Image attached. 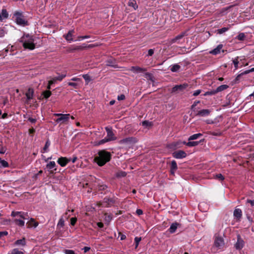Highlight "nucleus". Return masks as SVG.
Wrapping results in <instances>:
<instances>
[{
	"mask_svg": "<svg viewBox=\"0 0 254 254\" xmlns=\"http://www.w3.org/2000/svg\"><path fill=\"white\" fill-rule=\"evenodd\" d=\"M112 155L110 152L102 150L98 152V154L94 158L95 161L99 166H103L106 163L110 161Z\"/></svg>",
	"mask_w": 254,
	"mask_h": 254,
	"instance_id": "f257e3e1",
	"label": "nucleus"
},
{
	"mask_svg": "<svg viewBox=\"0 0 254 254\" xmlns=\"http://www.w3.org/2000/svg\"><path fill=\"white\" fill-rule=\"evenodd\" d=\"M34 41L33 37L29 34H24L19 40V42L22 43L24 48L30 50H34L35 48Z\"/></svg>",
	"mask_w": 254,
	"mask_h": 254,
	"instance_id": "f03ea898",
	"label": "nucleus"
},
{
	"mask_svg": "<svg viewBox=\"0 0 254 254\" xmlns=\"http://www.w3.org/2000/svg\"><path fill=\"white\" fill-rule=\"evenodd\" d=\"M12 19L18 25L24 27L29 25L26 16L21 11H15L13 14Z\"/></svg>",
	"mask_w": 254,
	"mask_h": 254,
	"instance_id": "7ed1b4c3",
	"label": "nucleus"
},
{
	"mask_svg": "<svg viewBox=\"0 0 254 254\" xmlns=\"http://www.w3.org/2000/svg\"><path fill=\"white\" fill-rule=\"evenodd\" d=\"M106 131L107 132V136L106 138L108 139V141H113L117 139L113 131V129L111 127H106Z\"/></svg>",
	"mask_w": 254,
	"mask_h": 254,
	"instance_id": "20e7f679",
	"label": "nucleus"
},
{
	"mask_svg": "<svg viewBox=\"0 0 254 254\" xmlns=\"http://www.w3.org/2000/svg\"><path fill=\"white\" fill-rule=\"evenodd\" d=\"M188 86V84L187 83L176 85L173 87L172 89V93H178L181 91H183Z\"/></svg>",
	"mask_w": 254,
	"mask_h": 254,
	"instance_id": "39448f33",
	"label": "nucleus"
},
{
	"mask_svg": "<svg viewBox=\"0 0 254 254\" xmlns=\"http://www.w3.org/2000/svg\"><path fill=\"white\" fill-rule=\"evenodd\" d=\"M116 202V198L112 197L110 198L109 197H105L103 199V203L104 205L106 207H109L113 205Z\"/></svg>",
	"mask_w": 254,
	"mask_h": 254,
	"instance_id": "423d86ee",
	"label": "nucleus"
},
{
	"mask_svg": "<svg viewBox=\"0 0 254 254\" xmlns=\"http://www.w3.org/2000/svg\"><path fill=\"white\" fill-rule=\"evenodd\" d=\"M136 142L137 140L135 137H129L121 139L119 142L120 144H130L135 143Z\"/></svg>",
	"mask_w": 254,
	"mask_h": 254,
	"instance_id": "0eeeda50",
	"label": "nucleus"
},
{
	"mask_svg": "<svg viewBox=\"0 0 254 254\" xmlns=\"http://www.w3.org/2000/svg\"><path fill=\"white\" fill-rule=\"evenodd\" d=\"M172 156L176 159H182L187 156V153L183 150H178L173 153Z\"/></svg>",
	"mask_w": 254,
	"mask_h": 254,
	"instance_id": "6e6552de",
	"label": "nucleus"
},
{
	"mask_svg": "<svg viewBox=\"0 0 254 254\" xmlns=\"http://www.w3.org/2000/svg\"><path fill=\"white\" fill-rule=\"evenodd\" d=\"M244 246V241L241 238V236L238 235L237 236V241L235 245V247L236 250H241Z\"/></svg>",
	"mask_w": 254,
	"mask_h": 254,
	"instance_id": "1a4fd4ad",
	"label": "nucleus"
},
{
	"mask_svg": "<svg viewBox=\"0 0 254 254\" xmlns=\"http://www.w3.org/2000/svg\"><path fill=\"white\" fill-rule=\"evenodd\" d=\"M214 245L218 249H222L224 245L223 239L221 237H217L215 240Z\"/></svg>",
	"mask_w": 254,
	"mask_h": 254,
	"instance_id": "9d476101",
	"label": "nucleus"
},
{
	"mask_svg": "<svg viewBox=\"0 0 254 254\" xmlns=\"http://www.w3.org/2000/svg\"><path fill=\"white\" fill-rule=\"evenodd\" d=\"M70 161V159H68L66 157H60L58 161H57V162L62 167H64L65 166L67 163L68 162H69Z\"/></svg>",
	"mask_w": 254,
	"mask_h": 254,
	"instance_id": "9b49d317",
	"label": "nucleus"
},
{
	"mask_svg": "<svg viewBox=\"0 0 254 254\" xmlns=\"http://www.w3.org/2000/svg\"><path fill=\"white\" fill-rule=\"evenodd\" d=\"M70 117V114H63L61 117L58 118L56 122L58 123H64L67 122L69 119V117Z\"/></svg>",
	"mask_w": 254,
	"mask_h": 254,
	"instance_id": "f8f14e48",
	"label": "nucleus"
},
{
	"mask_svg": "<svg viewBox=\"0 0 254 254\" xmlns=\"http://www.w3.org/2000/svg\"><path fill=\"white\" fill-rule=\"evenodd\" d=\"M187 35V32H184L181 33L180 34L177 35L174 38L172 39L171 40V43H179V41L182 39L184 36Z\"/></svg>",
	"mask_w": 254,
	"mask_h": 254,
	"instance_id": "ddd939ff",
	"label": "nucleus"
},
{
	"mask_svg": "<svg viewBox=\"0 0 254 254\" xmlns=\"http://www.w3.org/2000/svg\"><path fill=\"white\" fill-rule=\"evenodd\" d=\"M180 224L178 222H175L171 224L170 228L168 229V231L171 233L173 234L175 232L178 227L180 226Z\"/></svg>",
	"mask_w": 254,
	"mask_h": 254,
	"instance_id": "4468645a",
	"label": "nucleus"
},
{
	"mask_svg": "<svg viewBox=\"0 0 254 254\" xmlns=\"http://www.w3.org/2000/svg\"><path fill=\"white\" fill-rule=\"evenodd\" d=\"M234 216L238 220H240L242 216V211L240 208H236L234 211Z\"/></svg>",
	"mask_w": 254,
	"mask_h": 254,
	"instance_id": "2eb2a0df",
	"label": "nucleus"
},
{
	"mask_svg": "<svg viewBox=\"0 0 254 254\" xmlns=\"http://www.w3.org/2000/svg\"><path fill=\"white\" fill-rule=\"evenodd\" d=\"M74 32V30H69L68 33L64 36V38L69 43L73 41L72 39L73 33Z\"/></svg>",
	"mask_w": 254,
	"mask_h": 254,
	"instance_id": "dca6fc26",
	"label": "nucleus"
},
{
	"mask_svg": "<svg viewBox=\"0 0 254 254\" xmlns=\"http://www.w3.org/2000/svg\"><path fill=\"white\" fill-rule=\"evenodd\" d=\"M178 166L176 161L173 160L171 163L170 173L172 175H174L175 171L177 170Z\"/></svg>",
	"mask_w": 254,
	"mask_h": 254,
	"instance_id": "f3484780",
	"label": "nucleus"
},
{
	"mask_svg": "<svg viewBox=\"0 0 254 254\" xmlns=\"http://www.w3.org/2000/svg\"><path fill=\"white\" fill-rule=\"evenodd\" d=\"M222 47H223V45L219 44L217 46V47L216 48H215L213 50L210 51L209 53L212 55H216L220 53Z\"/></svg>",
	"mask_w": 254,
	"mask_h": 254,
	"instance_id": "a211bd4d",
	"label": "nucleus"
},
{
	"mask_svg": "<svg viewBox=\"0 0 254 254\" xmlns=\"http://www.w3.org/2000/svg\"><path fill=\"white\" fill-rule=\"evenodd\" d=\"M9 16L8 13L6 9L3 8L1 12L0 13V21L2 22L3 19L8 18Z\"/></svg>",
	"mask_w": 254,
	"mask_h": 254,
	"instance_id": "6ab92c4d",
	"label": "nucleus"
},
{
	"mask_svg": "<svg viewBox=\"0 0 254 254\" xmlns=\"http://www.w3.org/2000/svg\"><path fill=\"white\" fill-rule=\"evenodd\" d=\"M203 140H204V139L200 140L199 141H191V140H190L188 142L184 141V144H186L187 146H188L189 147L195 146L198 145L200 142H201V141H203Z\"/></svg>",
	"mask_w": 254,
	"mask_h": 254,
	"instance_id": "aec40b11",
	"label": "nucleus"
},
{
	"mask_svg": "<svg viewBox=\"0 0 254 254\" xmlns=\"http://www.w3.org/2000/svg\"><path fill=\"white\" fill-rule=\"evenodd\" d=\"M130 70L135 72V73H139V72H143L144 71H146L147 70L146 68H141L139 66H131Z\"/></svg>",
	"mask_w": 254,
	"mask_h": 254,
	"instance_id": "412c9836",
	"label": "nucleus"
},
{
	"mask_svg": "<svg viewBox=\"0 0 254 254\" xmlns=\"http://www.w3.org/2000/svg\"><path fill=\"white\" fill-rule=\"evenodd\" d=\"M210 114V111L208 109H203L198 112L196 115L199 117L207 116Z\"/></svg>",
	"mask_w": 254,
	"mask_h": 254,
	"instance_id": "4be33fe9",
	"label": "nucleus"
},
{
	"mask_svg": "<svg viewBox=\"0 0 254 254\" xmlns=\"http://www.w3.org/2000/svg\"><path fill=\"white\" fill-rule=\"evenodd\" d=\"M33 94H34L33 89L29 88L25 94L27 99L28 100L32 99L33 97Z\"/></svg>",
	"mask_w": 254,
	"mask_h": 254,
	"instance_id": "5701e85b",
	"label": "nucleus"
},
{
	"mask_svg": "<svg viewBox=\"0 0 254 254\" xmlns=\"http://www.w3.org/2000/svg\"><path fill=\"white\" fill-rule=\"evenodd\" d=\"M15 245L24 246L26 245L25 239L23 238L21 239L16 240L14 243Z\"/></svg>",
	"mask_w": 254,
	"mask_h": 254,
	"instance_id": "b1692460",
	"label": "nucleus"
},
{
	"mask_svg": "<svg viewBox=\"0 0 254 254\" xmlns=\"http://www.w3.org/2000/svg\"><path fill=\"white\" fill-rule=\"evenodd\" d=\"M228 87H229V86L227 85L224 84V85H221L218 86L215 90L217 93L218 92L223 91L227 89Z\"/></svg>",
	"mask_w": 254,
	"mask_h": 254,
	"instance_id": "393cba45",
	"label": "nucleus"
},
{
	"mask_svg": "<svg viewBox=\"0 0 254 254\" xmlns=\"http://www.w3.org/2000/svg\"><path fill=\"white\" fill-rule=\"evenodd\" d=\"M50 145H51V142L49 140V139H48L46 141V143L45 144V146L43 147V150L41 151L42 153H45V152H48V148H49V146H50Z\"/></svg>",
	"mask_w": 254,
	"mask_h": 254,
	"instance_id": "a878e982",
	"label": "nucleus"
},
{
	"mask_svg": "<svg viewBox=\"0 0 254 254\" xmlns=\"http://www.w3.org/2000/svg\"><path fill=\"white\" fill-rule=\"evenodd\" d=\"M202 136V134L200 133H198L194 134L193 135H190L189 137L188 140L189 141L195 140V139H196L198 138H199V137H201Z\"/></svg>",
	"mask_w": 254,
	"mask_h": 254,
	"instance_id": "bb28decb",
	"label": "nucleus"
},
{
	"mask_svg": "<svg viewBox=\"0 0 254 254\" xmlns=\"http://www.w3.org/2000/svg\"><path fill=\"white\" fill-rule=\"evenodd\" d=\"M64 226V220L63 217H62L59 220V222L57 224V228L59 229L63 228Z\"/></svg>",
	"mask_w": 254,
	"mask_h": 254,
	"instance_id": "cd10ccee",
	"label": "nucleus"
},
{
	"mask_svg": "<svg viewBox=\"0 0 254 254\" xmlns=\"http://www.w3.org/2000/svg\"><path fill=\"white\" fill-rule=\"evenodd\" d=\"M38 225V223L36 222L34 219L31 218L30 220L28 222V226L29 227H34L36 228Z\"/></svg>",
	"mask_w": 254,
	"mask_h": 254,
	"instance_id": "c85d7f7f",
	"label": "nucleus"
},
{
	"mask_svg": "<svg viewBox=\"0 0 254 254\" xmlns=\"http://www.w3.org/2000/svg\"><path fill=\"white\" fill-rule=\"evenodd\" d=\"M181 68V66L178 64H175L171 66L170 70L172 72H177L180 68Z\"/></svg>",
	"mask_w": 254,
	"mask_h": 254,
	"instance_id": "c756f323",
	"label": "nucleus"
},
{
	"mask_svg": "<svg viewBox=\"0 0 254 254\" xmlns=\"http://www.w3.org/2000/svg\"><path fill=\"white\" fill-rule=\"evenodd\" d=\"M246 36L244 33H239L235 38L239 41H244L246 39Z\"/></svg>",
	"mask_w": 254,
	"mask_h": 254,
	"instance_id": "7c9ffc66",
	"label": "nucleus"
},
{
	"mask_svg": "<svg viewBox=\"0 0 254 254\" xmlns=\"http://www.w3.org/2000/svg\"><path fill=\"white\" fill-rule=\"evenodd\" d=\"M230 26L228 27H223L221 29H217L216 32L218 34H222L227 31L230 29Z\"/></svg>",
	"mask_w": 254,
	"mask_h": 254,
	"instance_id": "2f4dec72",
	"label": "nucleus"
},
{
	"mask_svg": "<svg viewBox=\"0 0 254 254\" xmlns=\"http://www.w3.org/2000/svg\"><path fill=\"white\" fill-rule=\"evenodd\" d=\"M14 222L16 225H18L19 226L22 227L24 226L25 222L22 220L15 219L14 220Z\"/></svg>",
	"mask_w": 254,
	"mask_h": 254,
	"instance_id": "473e14b6",
	"label": "nucleus"
},
{
	"mask_svg": "<svg viewBox=\"0 0 254 254\" xmlns=\"http://www.w3.org/2000/svg\"><path fill=\"white\" fill-rule=\"evenodd\" d=\"M56 165L54 161H50L46 165V168L48 170H51L56 167Z\"/></svg>",
	"mask_w": 254,
	"mask_h": 254,
	"instance_id": "72a5a7b5",
	"label": "nucleus"
},
{
	"mask_svg": "<svg viewBox=\"0 0 254 254\" xmlns=\"http://www.w3.org/2000/svg\"><path fill=\"white\" fill-rule=\"evenodd\" d=\"M128 5L133 7L134 9L137 8L138 6L135 0H130L128 2Z\"/></svg>",
	"mask_w": 254,
	"mask_h": 254,
	"instance_id": "f704fd0d",
	"label": "nucleus"
},
{
	"mask_svg": "<svg viewBox=\"0 0 254 254\" xmlns=\"http://www.w3.org/2000/svg\"><path fill=\"white\" fill-rule=\"evenodd\" d=\"M209 134L214 135V136H220L222 134V132L220 130H217L216 131H210Z\"/></svg>",
	"mask_w": 254,
	"mask_h": 254,
	"instance_id": "c9c22d12",
	"label": "nucleus"
},
{
	"mask_svg": "<svg viewBox=\"0 0 254 254\" xmlns=\"http://www.w3.org/2000/svg\"><path fill=\"white\" fill-rule=\"evenodd\" d=\"M52 93L50 90H46L42 92V95L43 96L45 99H48L51 95Z\"/></svg>",
	"mask_w": 254,
	"mask_h": 254,
	"instance_id": "e433bc0d",
	"label": "nucleus"
},
{
	"mask_svg": "<svg viewBox=\"0 0 254 254\" xmlns=\"http://www.w3.org/2000/svg\"><path fill=\"white\" fill-rule=\"evenodd\" d=\"M9 166L7 162L4 160H0V167L6 168Z\"/></svg>",
	"mask_w": 254,
	"mask_h": 254,
	"instance_id": "4c0bfd02",
	"label": "nucleus"
},
{
	"mask_svg": "<svg viewBox=\"0 0 254 254\" xmlns=\"http://www.w3.org/2000/svg\"><path fill=\"white\" fill-rule=\"evenodd\" d=\"M109 142L108 139L106 138V137L103 139H101L98 141H97L95 143V145H100L103 144H104L106 142Z\"/></svg>",
	"mask_w": 254,
	"mask_h": 254,
	"instance_id": "58836bf2",
	"label": "nucleus"
},
{
	"mask_svg": "<svg viewBox=\"0 0 254 254\" xmlns=\"http://www.w3.org/2000/svg\"><path fill=\"white\" fill-rule=\"evenodd\" d=\"M217 93L216 90H212L211 91H208L206 92L203 95L204 96H208V95H213Z\"/></svg>",
	"mask_w": 254,
	"mask_h": 254,
	"instance_id": "ea45409f",
	"label": "nucleus"
},
{
	"mask_svg": "<svg viewBox=\"0 0 254 254\" xmlns=\"http://www.w3.org/2000/svg\"><path fill=\"white\" fill-rule=\"evenodd\" d=\"M107 65L112 66L114 67H117L116 65L115 64V62L112 60H109L107 61Z\"/></svg>",
	"mask_w": 254,
	"mask_h": 254,
	"instance_id": "a19ab883",
	"label": "nucleus"
},
{
	"mask_svg": "<svg viewBox=\"0 0 254 254\" xmlns=\"http://www.w3.org/2000/svg\"><path fill=\"white\" fill-rule=\"evenodd\" d=\"M214 178L221 181H223L225 179L224 177L221 174H216L214 176Z\"/></svg>",
	"mask_w": 254,
	"mask_h": 254,
	"instance_id": "79ce46f5",
	"label": "nucleus"
},
{
	"mask_svg": "<svg viewBox=\"0 0 254 254\" xmlns=\"http://www.w3.org/2000/svg\"><path fill=\"white\" fill-rule=\"evenodd\" d=\"M141 240V237H135V238H134V242H135V249H136L137 248V247L139 245V243Z\"/></svg>",
	"mask_w": 254,
	"mask_h": 254,
	"instance_id": "37998d69",
	"label": "nucleus"
},
{
	"mask_svg": "<svg viewBox=\"0 0 254 254\" xmlns=\"http://www.w3.org/2000/svg\"><path fill=\"white\" fill-rule=\"evenodd\" d=\"M82 77L85 80L86 84H88L89 82L91 80L90 76L88 74H83L82 75Z\"/></svg>",
	"mask_w": 254,
	"mask_h": 254,
	"instance_id": "c03bdc74",
	"label": "nucleus"
},
{
	"mask_svg": "<svg viewBox=\"0 0 254 254\" xmlns=\"http://www.w3.org/2000/svg\"><path fill=\"white\" fill-rule=\"evenodd\" d=\"M142 125L144 127H151V126H152V123L150 122H149L148 121H144L142 122Z\"/></svg>",
	"mask_w": 254,
	"mask_h": 254,
	"instance_id": "a18cd8bd",
	"label": "nucleus"
},
{
	"mask_svg": "<svg viewBox=\"0 0 254 254\" xmlns=\"http://www.w3.org/2000/svg\"><path fill=\"white\" fill-rule=\"evenodd\" d=\"M2 142H0V154H4L6 152V149L2 146Z\"/></svg>",
	"mask_w": 254,
	"mask_h": 254,
	"instance_id": "49530a36",
	"label": "nucleus"
},
{
	"mask_svg": "<svg viewBox=\"0 0 254 254\" xmlns=\"http://www.w3.org/2000/svg\"><path fill=\"white\" fill-rule=\"evenodd\" d=\"M107 188V186L106 185H98V190L100 191L104 190H106Z\"/></svg>",
	"mask_w": 254,
	"mask_h": 254,
	"instance_id": "de8ad7c7",
	"label": "nucleus"
},
{
	"mask_svg": "<svg viewBox=\"0 0 254 254\" xmlns=\"http://www.w3.org/2000/svg\"><path fill=\"white\" fill-rule=\"evenodd\" d=\"M233 63L234 64V66L235 69H237L238 67V64H239V61H238V57H237L235 59L233 60Z\"/></svg>",
	"mask_w": 254,
	"mask_h": 254,
	"instance_id": "09e8293b",
	"label": "nucleus"
},
{
	"mask_svg": "<svg viewBox=\"0 0 254 254\" xmlns=\"http://www.w3.org/2000/svg\"><path fill=\"white\" fill-rule=\"evenodd\" d=\"M67 84H68V85L72 86L75 89L78 88V84L77 83L69 82Z\"/></svg>",
	"mask_w": 254,
	"mask_h": 254,
	"instance_id": "8fccbe9b",
	"label": "nucleus"
},
{
	"mask_svg": "<svg viewBox=\"0 0 254 254\" xmlns=\"http://www.w3.org/2000/svg\"><path fill=\"white\" fill-rule=\"evenodd\" d=\"M66 76V75L64 74H62L61 75H59V76L55 77V78L57 80L61 81Z\"/></svg>",
	"mask_w": 254,
	"mask_h": 254,
	"instance_id": "3c124183",
	"label": "nucleus"
},
{
	"mask_svg": "<svg viewBox=\"0 0 254 254\" xmlns=\"http://www.w3.org/2000/svg\"><path fill=\"white\" fill-rule=\"evenodd\" d=\"M11 254H23V253L19 251L17 249H14L11 252Z\"/></svg>",
	"mask_w": 254,
	"mask_h": 254,
	"instance_id": "603ef678",
	"label": "nucleus"
},
{
	"mask_svg": "<svg viewBox=\"0 0 254 254\" xmlns=\"http://www.w3.org/2000/svg\"><path fill=\"white\" fill-rule=\"evenodd\" d=\"M7 33L6 31L3 29H0V38H2Z\"/></svg>",
	"mask_w": 254,
	"mask_h": 254,
	"instance_id": "864d4df0",
	"label": "nucleus"
},
{
	"mask_svg": "<svg viewBox=\"0 0 254 254\" xmlns=\"http://www.w3.org/2000/svg\"><path fill=\"white\" fill-rule=\"evenodd\" d=\"M245 74H243V72H242L241 73L238 74L237 77L235 78V83H238L239 82V81L240 80V77L243 75H245Z\"/></svg>",
	"mask_w": 254,
	"mask_h": 254,
	"instance_id": "5fc2aeb1",
	"label": "nucleus"
},
{
	"mask_svg": "<svg viewBox=\"0 0 254 254\" xmlns=\"http://www.w3.org/2000/svg\"><path fill=\"white\" fill-rule=\"evenodd\" d=\"M105 219L106 221L110 222L112 219V217L111 215H107L105 214Z\"/></svg>",
	"mask_w": 254,
	"mask_h": 254,
	"instance_id": "6e6d98bb",
	"label": "nucleus"
},
{
	"mask_svg": "<svg viewBox=\"0 0 254 254\" xmlns=\"http://www.w3.org/2000/svg\"><path fill=\"white\" fill-rule=\"evenodd\" d=\"M76 221H77V219L76 217H72L70 219V224L72 226H74L75 225V224L76 223Z\"/></svg>",
	"mask_w": 254,
	"mask_h": 254,
	"instance_id": "4d7b16f0",
	"label": "nucleus"
},
{
	"mask_svg": "<svg viewBox=\"0 0 254 254\" xmlns=\"http://www.w3.org/2000/svg\"><path fill=\"white\" fill-rule=\"evenodd\" d=\"M20 214H21V212L12 211L11 215L13 217H16L17 216H19Z\"/></svg>",
	"mask_w": 254,
	"mask_h": 254,
	"instance_id": "13d9d810",
	"label": "nucleus"
},
{
	"mask_svg": "<svg viewBox=\"0 0 254 254\" xmlns=\"http://www.w3.org/2000/svg\"><path fill=\"white\" fill-rule=\"evenodd\" d=\"M64 253L65 254H75L74 251L71 250H64Z\"/></svg>",
	"mask_w": 254,
	"mask_h": 254,
	"instance_id": "bf43d9fd",
	"label": "nucleus"
},
{
	"mask_svg": "<svg viewBox=\"0 0 254 254\" xmlns=\"http://www.w3.org/2000/svg\"><path fill=\"white\" fill-rule=\"evenodd\" d=\"M201 92V90L200 89L195 90L193 93V96H196L198 95Z\"/></svg>",
	"mask_w": 254,
	"mask_h": 254,
	"instance_id": "052dcab7",
	"label": "nucleus"
},
{
	"mask_svg": "<svg viewBox=\"0 0 254 254\" xmlns=\"http://www.w3.org/2000/svg\"><path fill=\"white\" fill-rule=\"evenodd\" d=\"M199 103H200L199 101H196L194 102L193 104L191 106V109L193 110L194 108H195V107Z\"/></svg>",
	"mask_w": 254,
	"mask_h": 254,
	"instance_id": "680f3d73",
	"label": "nucleus"
},
{
	"mask_svg": "<svg viewBox=\"0 0 254 254\" xmlns=\"http://www.w3.org/2000/svg\"><path fill=\"white\" fill-rule=\"evenodd\" d=\"M154 54V50L153 49H149L148 51V54L147 56H152Z\"/></svg>",
	"mask_w": 254,
	"mask_h": 254,
	"instance_id": "e2e57ef3",
	"label": "nucleus"
},
{
	"mask_svg": "<svg viewBox=\"0 0 254 254\" xmlns=\"http://www.w3.org/2000/svg\"><path fill=\"white\" fill-rule=\"evenodd\" d=\"M251 72H254V67L253 68H252L251 69H249V70H245V71L243 72V74H248Z\"/></svg>",
	"mask_w": 254,
	"mask_h": 254,
	"instance_id": "0e129e2a",
	"label": "nucleus"
},
{
	"mask_svg": "<svg viewBox=\"0 0 254 254\" xmlns=\"http://www.w3.org/2000/svg\"><path fill=\"white\" fill-rule=\"evenodd\" d=\"M125 99V96L124 94H121L120 95H119L118 96V100H123Z\"/></svg>",
	"mask_w": 254,
	"mask_h": 254,
	"instance_id": "69168bd1",
	"label": "nucleus"
},
{
	"mask_svg": "<svg viewBox=\"0 0 254 254\" xmlns=\"http://www.w3.org/2000/svg\"><path fill=\"white\" fill-rule=\"evenodd\" d=\"M8 235V232L7 231H2L0 232V238L4 236H6Z\"/></svg>",
	"mask_w": 254,
	"mask_h": 254,
	"instance_id": "338daca9",
	"label": "nucleus"
},
{
	"mask_svg": "<svg viewBox=\"0 0 254 254\" xmlns=\"http://www.w3.org/2000/svg\"><path fill=\"white\" fill-rule=\"evenodd\" d=\"M119 235L120 236L121 240H124L126 239V236L121 233H119Z\"/></svg>",
	"mask_w": 254,
	"mask_h": 254,
	"instance_id": "774afa93",
	"label": "nucleus"
}]
</instances>
